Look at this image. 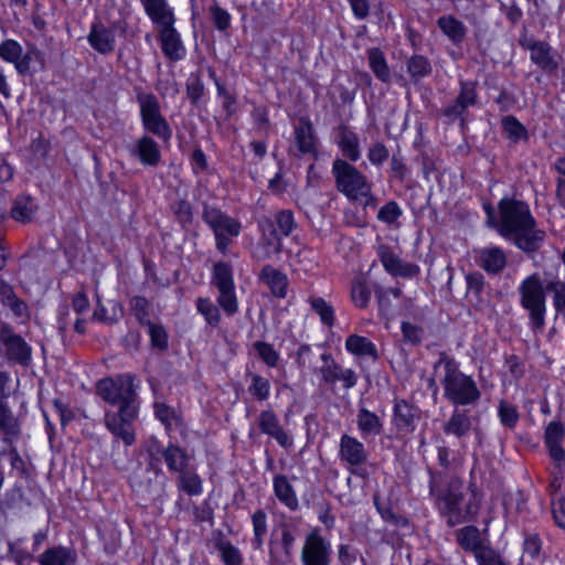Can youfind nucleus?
I'll use <instances>...</instances> for the list:
<instances>
[{
    "label": "nucleus",
    "instance_id": "obj_1",
    "mask_svg": "<svg viewBox=\"0 0 565 565\" xmlns=\"http://www.w3.org/2000/svg\"><path fill=\"white\" fill-rule=\"evenodd\" d=\"M486 211L489 224L495 226L503 237L512 239L523 252L533 253L541 247L545 232L535 227V220L526 203L502 199L499 202V221L494 220L492 207H487Z\"/></svg>",
    "mask_w": 565,
    "mask_h": 565
},
{
    "label": "nucleus",
    "instance_id": "obj_2",
    "mask_svg": "<svg viewBox=\"0 0 565 565\" xmlns=\"http://www.w3.org/2000/svg\"><path fill=\"white\" fill-rule=\"evenodd\" d=\"M435 373H439V381L444 387V397L456 406L476 404L480 397L475 380L460 371L456 360L441 352L434 365Z\"/></svg>",
    "mask_w": 565,
    "mask_h": 565
},
{
    "label": "nucleus",
    "instance_id": "obj_3",
    "mask_svg": "<svg viewBox=\"0 0 565 565\" xmlns=\"http://www.w3.org/2000/svg\"><path fill=\"white\" fill-rule=\"evenodd\" d=\"M331 173L335 189L349 201H359L365 206H375L376 199L372 193V182L348 160L337 158L332 162Z\"/></svg>",
    "mask_w": 565,
    "mask_h": 565
},
{
    "label": "nucleus",
    "instance_id": "obj_4",
    "mask_svg": "<svg viewBox=\"0 0 565 565\" xmlns=\"http://www.w3.org/2000/svg\"><path fill=\"white\" fill-rule=\"evenodd\" d=\"M97 395L110 405H119L127 414L130 407H138L135 376L122 373L116 376L100 379L96 383Z\"/></svg>",
    "mask_w": 565,
    "mask_h": 565
},
{
    "label": "nucleus",
    "instance_id": "obj_5",
    "mask_svg": "<svg viewBox=\"0 0 565 565\" xmlns=\"http://www.w3.org/2000/svg\"><path fill=\"white\" fill-rule=\"evenodd\" d=\"M439 510L450 526L462 523L477 514L479 504L473 493H465L462 484L451 482L447 492L438 498Z\"/></svg>",
    "mask_w": 565,
    "mask_h": 565
},
{
    "label": "nucleus",
    "instance_id": "obj_6",
    "mask_svg": "<svg viewBox=\"0 0 565 565\" xmlns=\"http://www.w3.org/2000/svg\"><path fill=\"white\" fill-rule=\"evenodd\" d=\"M520 303L529 313L530 324L534 331L545 326L546 296L539 274L526 277L519 286Z\"/></svg>",
    "mask_w": 565,
    "mask_h": 565
},
{
    "label": "nucleus",
    "instance_id": "obj_7",
    "mask_svg": "<svg viewBox=\"0 0 565 565\" xmlns=\"http://www.w3.org/2000/svg\"><path fill=\"white\" fill-rule=\"evenodd\" d=\"M202 218L214 233L216 248L225 254L232 238L238 236L241 232L239 222L210 205H204Z\"/></svg>",
    "mask_w": 565,
    "mask_h": 565
},
{
    "label": "nucleus",
    "instance_id": "obj_8",
    "mask_svg": "<svg viewBox=\"0 0 565 565\" xmlns=\"http://www.w3.org/2000/svg\"><path fill=\"white\" fill-rule=\"evenodd\" d=\"M137 102L140 107L143 128L162 140H169L172 130L161 114L158 98L152 93L139 92L137 94Z\"/></svg>",
    "mask_w": 565,
    "mask_h": 565
},
{
    "label": "nucleus",
    "instance_id": "obj_9",
    "mask_svg": "<svg viewBox=\"0 0 565 565\" xmlns=\"http://www.w3.org/2000/svg\"><path fill=\"white\" fill-rule=\"evenodd\" d=\"M151 458L147 467L136 468L129 477V483L132 490L142 495H160L164 488V476L161 469L154 466V452L149 451Z\"/></svg>",
    "mask_w": 565,
    "mask_h": 565
},
{
    "label": "nucleus",
    "instance_id": "obj_10",
    "mask_svg": "<svg viewBox=\"0 0 565 565\" xmlns=\"http://www.w3.org/2000/svg\"><path fill=\"white\" fill-rule=\"evenodd\" d=\"M0 358L9 364L28 366L32 359V348L9 324L0 328Z\"/></svg>",
    "mask_w": 565,
    "mask_h": 565
},
{
    "label": "nucleus",
    "instance_id": "obj_11",
    "mask_svg": "<svg viewBox=\"0 0 565 565\" xmlns=\"http://www.w3.org/2000/svg\"><path fill=\"white\" fill-rule=\"evenodd\" d=\"M478 102L477 84L475 82H460V90L457 97L441 110V116L447 119L448 124L457 120L460 126L466 125L467 109L475 106Z\"/></svg>",
    "mask_w": 565,
    "mask_h": 565
},
{
    "label": "nucleus",
    "instance_id": "obj_12",
    "mask_svg": "<svg viewBox=\"0 0 565 565\" xmlns=\"http://www.w3.org/2000/svg\"><path fill=\"white\" fill-rule=\"evenodd\" d=\"M519 44L531 52V62L544 72L554 73L558 70V55L547 42L523 34L519 39Z\"/></svg>",
    "mask_w": 565,
    "mask_h": 565
},
{
    "label": "nucleus",
    "instance_id": "obj_13",
    "mask_svg": "<svg viewBox=\"0 0 565 565\" xmlns=\"http://www.w3.org/2000/svg\"><path fill=\"white\" fill-rule=\"evenodd\" d=\"M137 415L138 407H130L127 414L122 413V408H119L117 413L106 412L105 425L107 429L115 437L121 439L126 446H131L136 440L131 424L137 418Z\"/></svg>",
    "mask_w": 565,
    "mask_h": 565
},
{
    "label": "nucleus",
    "instance_id": "obj_14",
    "mask_svg": "<svg viewBox=\"0 0 565 565\" xmlns=\"http://www.w3.org/2000/svg\"><path fill=\"white\" fill-rule=\"evenodd\" d=\"M340 459L349 465V471L360 477H364V470L358 469L367 460V451L364 445L348 434L341 436L339 444Z\"/></svg>",
    "mask_w": 565,
    "mask_h": 565
},
{
    "label": "nucleus",
    "instance_id": "obj_15",
    "mask_svg": "<svg viewBox=\"0 0 565 565\" xmlns=\"http://www.w3.org/2000/svg\"><path fill=\"white\" fill-rule=\"evenodd\" d=\"M302 565H330V544L315 530L306 536L301 550Z\"/></svg>",
    "mask_w": 565,
    "mask_h": 565
},
{
    "label": "nucleus",
    "instance_id": "obj_16",
    "mask_svg": "<svg viewBox=\"0 0 565 565\" xmlns=\"http://www.w3.org/2000/svg\"><path fill=\"white\" fill-rule=\"evenodd\" d=\"M39 51L33 47L23 54V49L15 40H4L0 43V58L8 63H12L20 75H26L30 72V64L33 56H36Z\"/></svg>",
    "mask_w": 565,
    "mask_h": 565
},
{
    "label": "nucleus",
    "instance_id": "obj_17",
    "mask_svg": "<svg viewBox=\"0 0 565 565\" xmlns=\"http://www.w3.org/2000/svg\"><path fill=\"white\" fill-rule=\"evenodd\" d=\"M295 145L298 153H294L296 157L310 154L317 157V137L312 122L308 117H301L299 124L295 127Z\"/></svg>",
    "mask_w": 565,
    "mask_h": 565
},
{
    "label": "nucleus",
    "instance_id": "obj_18",
    "mask_svg": "<svg viewBox=\"0 0 565 565\" xmlns=\"http://www.w3.org/2000/svg\"><path fill=\"white\" fill-rule=\"evenodd\" d=\"M379 257L385 270L393 276L414 277L419 273L417 265L403 263L387 245L379 247Z\"/></svg>",
    "mask_w": 565,
    "mask_h": 565
},
{
    "label": "nucleus",
    "instance_id": "obj_19",
    "mask_svg": "<svg viewBox=\"0 0 565 565\" xmlns=\"http://www.w3.org/2000/svg\"><path fill=\"white\" fill-rule=\"evenodd\" d=\"M420 418V411L406 399H395L393 409V423L398 431L412 433L416 422Z\"/></svg>",
    "mask_w": 565,
    "mask_h": 565
},
{
    "label": "nucleus",
    "instance_id": "obj_20",
    "mask_svg": "<svg viewBox=\"0 0 565 565\" xmlns=\"http://www.w3.org/2000/svg\"><path fill=\"white\" fill-rule=\"evenodd\" d=\"M260 226L263 237L255 247L254 257L258 260H265L280 253L281 239L270 221L262 223Z\"/></svg>",
    "mask_w": 565,
    "mask_h": 565
},
{
    "label": "nucleus",
    "instance_id": "obj_21",
    "mask_svg": "<svg viewBox=\"0 0 565 565\" xmlns=\"http://www.w3.org/2000/svg\"><path fill=\"white\" fill-rule=\"evenodd\" d=\"M173 25L159 28V41L164 56L172 62H178L184 57L185 47Z\"/></svg>",
    "mask_w": 565,
    "mask_h": 565
},
{
    "label": "nucleus",
    "instance_id": "obj_22",
    "mask_svg": "<svg viewBox=\"0 0 565 565\" xmlns=\"http://www.w3.org/2000/svg\"><path fill=\"white\" fill-rule=\"evenodd\" d=\"M565 437V427L562 422H551L544 433V443L548 449L551 458L559 467L565 463V450L562 447V441Z\"/></svg>",
    "mask_w": 565,
    "mask_h": 565
},
{
    "label": "nucleus",
    "instance_id": "obj_23",
    "mask_svg": "<svg viewBox=\"0 0 565 565\" xmlns=\"http://www.w3.org/2000/svg\"><path fill=\"white\" fill-rule=\"evenodd\" d=\"M131 157L137 158L141 164L156 167L161 161L159 145L148 135L140 137L134 146L129 148Z\"/></svg>",
    "mask_w": 565,
    "mask_h": 565
},
{
    "label": "nucleus",
    "instance_id": "obj_24",
    "mask_svg": "<svg viewBox=\"0 0 565 565\" xmlns=\"http://www.w3.org/2000/svg\"><path fill=\"white\" fill-rule=\"evenodd\" d=\"M335 143L340 148L344 158L355 162L361 157L360 141L358 135L347 125H339L334 129Z\"/></svg>",
    "mask_w": 565,
    "mask_h": 565
},
{
    "label": "nucleus",
    "instance_id": "obj_25",
    "mask_svg": "<svg viewBox=\"0 0 565 565\" xmlns=\"http://www.w3.org/2000/svg\"><path fill=\"white\" fill-rule=\"evenodd\" d=\"M477 265L488 274H499L507 266V255L498 246L481 248L477 252Z\"/></svg>",
    "mask_w": 565,
    "mask_h": 565
},
{
    "label": "nucleus",
    "instance_id": "obj_26",
    "mask_svg": "<svg viewBox=\"0 0 565 565\" xmlns=\"http://www.w3.org/2000/svg\"><path fill=\"white\" fill-rule=\"evenodd\" d=\"M156 452L160 455L170 472H183L190 467V455L180 446L170 443L167 447H158Z\"/></svg>",
    "mask_w": 565,
    "mask_h": 565
},
{
    "label": "nucleus",
    "instance_id": "obj_27",
    "mask_svg": "<svg viewBox=\"0 0 565 565\" xmlns=\"http://www.w3.org/2000/svg\"><path fill=\"white\" fill-rule=\"evenodd\" d=\"M258 425L264 434L273 437L281 447L289 448L292 440L282 429L276 414L273 411H264L258 418Z\"/></svg>",
    "mask_w": 565,
    "mask_h": 565
},
{
    "label": "nucleus",
    "instance_id": "obj_28",
    "mask_svg": "<svg viewBox=\"0 0 565 565\" xmlns=\"http://www.w3.org/2000/svg\"><path fill=\"white\" fill-rule=\"evenodd\" d=\"M147 15L159 28L174 24L175 17L167 0H140Z\"/></svg>",
    "mask_w": 565,
    "mask_h": 565
},
{
    "label": "nucleus",
    "instance_id": "obj_29",
    "mask_svg": "<svg viewBox=\"0 0 565 565\" xmlns=\"http://www.w3.org/2000/svg\"><path fill=\"white\" fill-rule=\"evenodd\" d=\"M21 434V424L11 407L0 398V435L2 441L11 444Z\"/></svg>",
    "mask_w": 565,
    "mask_h": 565
},
{
    "label": "nucleus",
    "instance_id": "obj_30",
    "mask_svg": "<svg viewBox=\"0 0 565 565\" xmlns=\"http://www.w3.org/2000/svg\"><path fill=\"white\" fill-rule=\"evenodd\" d=\"M258 277L268 286L276 298H285L287 296L288 277L281 270L266 265L262 268Z\"/></svg>",
    "mask_w": 565,
    "mask_h": 565
},
{
    "label": "nucleus",
    "instance_id": "obj_31",
    "mask_svg": "<svg viewBox=\"0 0 565 565\" xmlns=\"http://www.w3.org/2000/svg\"><path fill=\"white\" fill-rule=\"evenodd\" d=\"M87 39L92 47L100 54H108L115 49V35L103 24L94 23Z\"/></svg>",
    "mask_w": 565,
    "mask_h": 565
},
{
    "label": "nucleus",
    "instance_id": "obj_32",
    "mask_svg": "<svg viewBox=\"0 0 565 565\" xmlns=\"http://www.w3.org/2000/svg\"><path fill=\"white\" fill-rule=\"evenodd\" d=\"M437 25L452 44L459 45L463 42L467 28L456 17L451 14L441 15L437 20Z\"/></svg>",
    "mask_w": 565,
    "mask_h": 565
},
{
    "label": "nucleus",
    "instance_id": "obj_33",
    "mask_svg": "<svg viewBox=\"0 0 565 565\" xmlns=\"http://www.w3.org/2000/svg\"><path fill=\"white\" fill-rule=\"evenodd\" d=\"M274 492L277 499L291 511L299 508V501L294 487L284 475H276L273 480Z\"/></svg>",
    "mask_w": 565,
    "mask_h": 565
},
{
    "label": "nucleus",
    "instance_id": "obj_34",
    "mask_svg": "<svg viewBox=\"0 0 565 565\" xmlns=\"http://www.w3.org/2000/svg\"><path fill=\"white\" fill-rule=\"evenodd\" d=\"M471 428L470 417L456 408L450 415L449 419L443 425V430L446 435H452L460 439L468 435Z\"/></svg>",
    "mask_w": 565,
    "mask_h": 565
},
{
    "label": "nucleus",
    "instance_id": "obj_35",
    "mask_svg": "<svg viewBox=\"0 0 565 565\" xmlns=\"http://www.w3.org/2000/svg\"><path fill=\"white\" fill-rule=\"evenodd\" d=\"M345 349L356 356H369L373 361L379 359V353L375 344L367 338L351 334L345 340Z\"/></svg>",
    "mask_w": 565,
    "mask_h": 565
},
{
    "label": "nucleus",
    "instance_id": "obj_36",
    "mask_svg": "<svg viewBox=\"0 0 565 565\" xmlns=\"http://www.w3.org/2000/svg\"><path fill=\"white\" fill-rule=\"evenodd\" d=\"M458 544L468 552H472L475 557L481 550H487L488 546L482 545L479 530L473 526H465L457 532Z\"/></svg>",
    "mask_w": 565,
    "mask_h": 565
},
{
    "label": "nucleus",
    "instance_id": "obj_37",
    "mask_svg": "<svg viewBox=\"0 0 565 565\" xmlns=\"http://www.w3.org/2000/svg\"><path fill=\"white\" fill-rule=\"evenodd\" d=\"M75 561V553L63 546L49 548L39 557L41 565H73Z\"/></svg>",
    "mask_w": 565,
    "mask_h": 565
},
{
    "label": "nucleus",
    "instance_id": "obj_38",
    "mask_svg": "<svg viewBox=\"0 0 565 565\" xmlns=\"http://www.w3.org/2000/svg\"><path fill=\"white\" fill-rule=\"evenodd\" d=\"M358 428L366 436H377L382 433L383 425L380 417L366 408H361L356 416Z\"/></svg>",
    "mask_w": 565,
    "mask_h": 565
},
{
    "label": "nucleus",
    "instance_id": "obj_39",
    "mask_svg": "<svg viewBox=\"0 0 565 565\" xmlns=\"http://www.w3.org/2000/svg\"><path fill=\"white\" fill-rule=\"evenodd\" d=\"M203 481L192 468H186L179 473L177 487L189 495H199L203 491Z\"/></svg>",
    "mask_w": 565,
    "mask_h": 565
},
{
    "label": "nucleus",
    "instance_id": "obj_40",
    "mask_svg": "<svg viewBox=\"0 0 565 565\" xmlns=\"http://www.w3.org/2000/svg\"><path fill=\"white\" fill-rule=\"evenodd\" d=\"M367 60L374 75L383 83L390 82L391 72L384 53L377 47H372L367 51Z\"/></svg>",
    "mask_w": 565,
    "mask_h": 565
},
{
    "label": "nucleus",
    "instance_id": "obj_41",
    "mask_svg": "<svg viewBox=\"0 0 565 565\" xmlns=\"http://www.w3.org/2000/svg\"><path fill=\"white\" fill-rule=\"evenodd\" d=\"M38 211V205L30 196H18L11 209V216L15 221L30 222Z\"/></svg>",
    "mask_w": 565,
    "mask_h": 565
},
{
    "label": "nucleus",
    "instance_id": "obj_42",
    "mask_svg": "<svg viewBox=\"0 0 565 565\" xmlns=\"http://www.w3.org/2000/svg\"><path fill=\"white\" fill-rule=\"evenodd\" d=\"M406 66L413 82H419L431 73V64L423 55H413L408 58Z\"/></svg>",
    "mask_w": 565,
    "mask_h": 565
},
{
    "label": "nucleus",
    "instance_id": "obj_43",
    "mask_svg": "<svg viewBox=\"0 0 565 565\" xmlns=\"http://www.w3.org/2000/svg\"><path fill=\"white\" fill-rule=\"evenodd\" d=\"M501 124L505 136L512 142L515 143L520 140H527L529 135L526 128L514 116L503 117Z\"/></svg>",
    "mask_w": 565,
    "mask_h": 565
},
{
    "label": "nucleus",
    "instance_id": "obj_44",
    "mask_svg": "<svg viewBox=\"0 0 565 565\" xmlns=\"http://www.w3.org/2000/svg\"><path fill=\"white\" fill-rule=\"evenodd\" d=\"M212 284L218 289L234 288L233 271L227 263H217L213 267Z\"/></svg>",
    "mask_w": 565,
    "mask_h": 565
},
{
    "label": "nucleus",
    "instance_id": "obj_45",
    "mask_svg": "<svg viewBox=\"0 0 565 565\" xmlns=\"http://www.w3.org/2000/svg\"><path fill=\"white\" fill-rule=\"evenodd\" d=\"M254 537L252 544L255 550H262L267 534V515L263 510H257L252 516Z\"/></svg>",
    "mask_w": 565,
    "mask_h": 565
},
{
    "label": "nucleus",
    "instance_id": "obj_46",
    "mask_svg": "<svg viewBox=\"0 0 565 565\" xmlns=\"http://www.w3.org/2000/svg\"><path fill=\"white\" fill-rule=\"evenodd\" d=\"M309 303L311 309L319 316L320 321L332 327L334 324V309L322 297H310Z\"/></svg>",
    "mask_w": 565,
    "mask_h": 565
},
{
    "label": "nucleus",
    "instance_id": "obj_47",
    "mask_svg": "<svg viewBox=\"0 0 565 565\" xmlns=\"http://www.w3.org/2000/svg\"><path fill=\"white\" fill-rule=\"evenodd\" d=\"M196 309L204 317L207 324L216 327L220 323V310L209 298H198Z\"/></svg>",
    "mask_w": 565,
    "mask_h": 565
},
{
    "label": "nucleus",
    "instance_id": "obj_48",
    "mask_svg": "<svg viewBox=\"0 0 565 565\" xmlns=\"http://www.w3.org/2000/svg\"><path fill=\"white\" fill-rule=\"evenodd\" d=\"M351 298L355 306L359 308H366L370 303L371 291L361 278H356L351 288Z\"/></svg>",
    "mask_w": 565,
    "mask_h": 565
},
{
    "label": "nucleus",
    "instance_id": "obj_49",
    "mask_svg": "<svg viewBox=\"0 0 565 565\" xmlns=\"http://www.w3.org/2000/svg\"><path fill=\"white\" fill-rule=\"evenodd\" d=\"M153 408L156 417L164 425L167 430H171L172 425L179 420L175 409L161 402H156Z\"/></svg>",
    "mask_w": 565,
    "mask_h": 565
},
{
    "label": "nucleus",
    "instance_id": "obj_50",
    "mask_svg": "<svg viewBox=\"0 0 565 565\" xmlns=\"http://www.w3.org/2000/svg\"><path fill=\"white\" fill-rule=\"evenodd\" d=\"M324 365L320 369L322 381L328 384H333L339 381V373L341 366L335 363L331 354L324 353L321 355Z\"/></svg>",
    "mask_w": 565,
    "mask_h": 565
},
{
    "label": "nucleus",
    "instance_id": "obj_51",
    "mask_svg": "<svg viewBox=\"0 0 565 565\" xmlns=\"http://www.w3.org/2000/svg\"><path fill=\"white\" fill-rule=\"evenodd\" d=\"M217 302L228 317L238 311V301L234 288L218 289Z\"/></svg>",
    "mask_w": 565,
    "mask_h": 565
},
{
    "label": "nucleus",
    "instance_id": "obj_52",
    "mask_svg": "<svg viewBox=\"0 0 565 565\" xmlns=\"http://www.w3.org/2000/svg\"><path fill=\"white\" fill-rule=\"evenodd\" d=\"M225 565H242V556L230 541L222 540L216 545Z\"/></svg>",
    "mask_w": 565,
    "mask_h": 565
},
{
    "label": "nucleus",
    "instance_id": "obj_53",
    "mask_svg": "<svg viewBox=\"0 0 565 565\" xmlns=\"http://www.w3.org/2000/svg\"><path fill=\"white\" fill-rule=\"evenodd\" d=\"M131 310L141 326L151 323L149 319V301L142 296H136L130 300Z\"/></svg>",
    "mask_w": 565,
    "mask_h": 565
},
{
    "label": "nucleus",
    "instance_id": "obj_54",
    "mask_svg": "<svg viewBox=\"0 0 565 565\" xmlns=\"http://www.w3.org/2000/svg\"><path fill=\"white\" fill-rule=\"evenodd\" d=\"M546 290L553 294V305L556 312L565 311V281L552 280L546 285Z\"/></svg>",
    "mask_w": 565,
    "mask_h": 565
},
{
    "label": "nucleus",
    "instance_id": "obj_55",
    "mask_svg": "<svg viewBox=\"0 0 565 565\" xmlns=\"http://www.w3.org/2000/svg\"><path fill=\"white\" fill-rule=\"evenodd\" d=\"M254 348L266 365L275 367L278 364L279 354L270 343L257 341Z\"/></svg>",
    "mask_w": 565,
    "mask_h": 565
},
{
    "label": "nucleus",
    "instance_id": "obj_56",
    "mask_svg": "<svg viewBox=\"0 0 565 565\" xmlns=\"http://www.w3.org/2000/svg\"><path fill=\"white\" fill-rule=\"evenodd\" d=\"M269 381L258 374H253L252 384L249 386V393L258 401H265L269 397Z\"/></svg>",
    "mask_w": 565,
    "mask_h": 565
},
{
    "label": "nucleus",
    "instance_id": "obj_57",
    "mask_svg": "<svg viewBox=\"0 0 565 565\" xmlns=\"http://www.w3.org/2000/svg\"><path fill=\"white\" fill-rule=\"evenodd\" d=\"M499 417L502 425L513 428L519 420V413L512 404H509L505 401H500Z\"/></svg>",
    "mask_w": 565,
    "mask_h": 565
},
{
    "label": "nucleus",
    "instance_id": "obj_58",
    "mask_svg": "<svg viewBox=\"0 0 565 565\" xmlns=\"http://www.w3.org/2000/svg\"><path fill=\"white\" fill-rule=\"evenodd\" d=\"M275 221L278 230L284 236L290 235L296 227L294 213L290 210H282L278 212L275 216Z\"/></svg>",
    "mask_w": 565,
    "mask_h": 565
},
{
    "label": "nucleus",
    "instance_id": "obj_59",
    "mask_svg": "<svg viewBox=\"0 0 565 565\" xmlns=\"http://www.w3.org/2000/svg\"><path fill=\"white\" fill-rule=\"evenodd\" d=\"M151 344L160 350L168 348V334L161 324L150 323L147 326Z\"/></svg>",
    "mask_w": 565,
    "mask_h": 565
},
{
    "label": "nucleus",
    "instance_id": "obj_60",
    "mask_svg": "<svg viewBox=\"0 0 565 565\" xmlns=\"http://www.w3.org/2000/svg\"><path fill=\"white\" fill-rule=\"evenodd\" d=\"M172 211L177 220L183 225L192 223L193 211L190 202L186 200H179L172 205Z\"/></svg>",
    "mask_w": 565,
    "mask_h": 565
},
{
    "label": "nucleus",
    "instance_id": "obj_61",
    "mask_svg": "<svg viewBox=\"0 0 565 565\" xmlns=\"http://www.w3.org/2000/svg\"><path fill=\"white\" fill-rule=\"evenodd\" d=\"M402 215V210L395 201L383 205L377 213V218L386 224H393Z\"/></svg>",
    "mask_w": 565,
    "mask_h": 565
},
{
    "label": "nucleus",
    "instance_id": "obj_62",
    "mask_svg": "<svg viewBox=\"0 0 565 565\" xmlns=\"http://www.w3.org/2000/svg\"><path fill=\"white\" fill-rule=\"evenodd\" d=\"M467 296H480L484 288V277L481 273L475 271L466 275Z\"/></svg>",
    "mask_w": 565,
    "mask_h": 565
},
{
    "label": "nucleus",
    "instance_id": "obj_63",
    "mask_svg": "<svg viewBox=\"0 0 565 565\" xmlns=\"http://www.w3.org/2000/svg\"><path fill=\"white\" fill-rule=\"evenodd\" d=\"M476 561L478 565H508V563L493 548L481 550Z\"/></svg>",
    "mask_w": 565,
    "mask_h": 565
},
{
    "label": "nucleus",
    "instance_id": "obj_64",
    "mask_svg": "<svg viewBox=\"0 0 565 565\" xmlns=\"http://www.w3.org/2000/svg\"><path fill=\"white\" fill-rule=\"evenodd\" d=\"M551 510L555 524L561 529H565V498L552 499Z\"/></svg>",
    "mask_w": 565,
    "mask_h": 565
}]
</instances>
